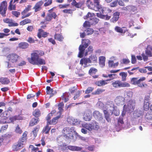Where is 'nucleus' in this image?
Returning <instances> with one entry per match:
<instances>
[{"label": "nucleus", "instance_id": "41", "mask_svg": "<svg viewBox=\"0 0 152 152\" xmlns=\"http://www.w3.org/2000/svg\"><path fill=\"white\" fill-rule=\"evenodd\" d=\"M132 95L133 93L130 91L126 92L124 94L125 98L127 99L131 98L132 96Z\"/></svg>", "mask_w": 152, "mask_h": 152}, {"label": "nucleus", "instance_id": "9", "mask_svg": "<svg viewBox=\"0 0 152 152\" xmlns=\"http://www.w3.org/2000/svg\"><path fill=\"white\" fill-rule=\"evenodd\" d=\"M93 3L95 6V10L99 11V12L103 13L104 8L100 4V0H93Z\"/></svg>", "mask_w": 152, "mask_h": 152}, {"label": "nucleus", "instance_id": "6", "mask_svg": "<svg viewBox=\"0 0 152 152\" xmlns=\"http://www.w3.org/2000/svg\"><path fill=\"white\" fill-rule=\"evenodd\" d=\"M135 104V101L134 100L131 99L127 102L124 107V109H127L128 111H132L134 109Z\"/></svg>", "mask_w": 152, "mask_h": 152}, {"label": "nucleus", "instance_id": "27", "mask_svg": "<svg viewBox=\"0 0 152 152\" xmlns=\"http://www.w3.org/2000/svg\"><path fill=\"white\" fill-rule=\"evenodd\" d=\"M82 126L83 128H84L86 129L91 131L93 129V126H92L91 124L86 123L82 125Z\"/></svg>", "mask_w": 152, "mask_h": 152}, {"label": "nucleus", "instance_id": "58", "mask_svg": "<svg viewBox=\"0 0 152 152\" xmlns=\"http://www.w3.org/2000/svg\"><path fill=\"white\" fill-rule=\"evenodd\" d=\"M69 6V4H59L58 6V7L60 9H63L66 8L68 7Z\"/></svg>", "mask_w": 152, "mask_h": 152}, {"label": "nucleus", "instance_id": "1", "mask_svg": "<svg viewBox=\"0 0 152 152\" xmlns=\"http://www.w3.org/2000/svg\"><path fill=\"white\" fill-rule=\"evenodd\" d=\"M44 54V52L42 51H35L31 54V58H28V61L33 65H44L46 64L45 60L39 57Z\"/></svg>", "mask_w": 152, "mask_h": 152}, {"label": "nucleus", "instance_id": "43", "mask_svg": "<svg viewBox=\"0 0 152 152\" xmlns=\"http://www.w3.org/2000/svg\"><path fill=\"white\" fill-rule=\"evenodd\" d=\"M150 47H151L150 46H148L145 50V53L146 54L148 55V56L150 57H151L152 56V53L150 51L151 49H150Z\"/></svg>", "mask_w": 152, "mask_h": 152}, {"label": "nucleus", "instance_id": "31", "mask_svg": "<svg viewBox=\"0 0 152 152\" xmlns=\"http://www.w3.org/2000/svg\"><path fill=\"white\" fill-rule=\"evenodd\" d=\"M60 117V115L58 116H57L54 118L51 121H48V125L49 124H56V121Z\"/></svg>", "mask_w": 152, "mask_h": 152}, {"label": "nucleus", "instance_id": "10", "mask_svg": "<svg viewBox=\"0 0 152 152\" xmlns=\"http://www.w3.org/2000/svg\"><path fill=\"white\" fill-rule=\"evenodd\" d=\"M54 8L50 9L48 11V13L45 18V20L48 21H50L52 18H55L57 16V15L54 12H53L52 11Z\"/></svg>", "mask_w": 152, "mask_h": 152}, {"label": "nucleus", "instance_id": "54", "mask_svg": "<svg viewBox=\"0 0 152 152\" xmlns=\"http://www.w3.org/2000/svg\"><path fill=\"white\" fill-rule=\"evenodd\" d=\"M91 25V23L90 20L89 21H86L83 23V26L84 27H90Z\"/></svg>", "mask_w": 152, "mask_h": 152}, {"label": "nucleus", "instance_id": "12", "mask_svg": "<svg viewBox=\"0 0 152 152\" xmlns=\"http://www.w3.org/2000/svg\"><path fill=\"white\" fill-rule=\"evenodd\" d=\"M115 102L118 106L122 105L125 102V99L121 96H117L115 100Z\"/></svg>", "mask_w": 152, "mask_h": 152}, {"label": "nucleus", "instance_id": "36", "mask_svg": "<svg viewBox=\"0 0 152 152\" xmlns=\"http://www.w3.org/2000/svg\"><path fill=\"white\" fill-rule=\"evenodd\" d=\"M8 116V113L7 111H5L2 112V113L0 115V117H1L2 119L7 120V116Z\"/></svg>", "mask_w": 152, "mask_h": 152}, {"label": "nucleus", "instance_id": "2", "mask_svg": "<svg viewBox=\"0 0 152 152\" xmlns=\"http://www.w3.org/2000/svg\"><path fill=\"white\" fill-rule=\"evenodd\" d=\"M97 60L96 56L95 55L92 54L88 58H85L81 59L80 61V64L83 66L84 67H86L90 65L89 64L96 63Z\"/></svg>", "mask_w": 152, "mask_h": 152}, {"label": "nucleus", "instance_id": "55", "mask_svg": "<svg viewBox=\"0 0 152 152\" xmlns=\"http://www.w3.org/2000/svg\"><path fill=\"white\" fill-rule=\"evenodd\" d=\"M145 118L148 120H152V114L147 113L145 115Z\"/></svg>", "mask_w": 152, "mask_h": 152}, {"label": "nucleus", "instance_id": "24", "mask_svg": "<svg viewBox=\"0 0 152 152\" xmlns=\"http://www.w3.org/2000/svg\"><path fill=\"white\" fill-rule=\"evenodd\" d=\"M106 110L109 112L110 113H111L113 114V111L114 110V105L113 104H112L111 105L109 104H107L106 106Z\"/></svg>", "mask_w": 152, "mask_h": 152}, {"label": "nucleus", "instance_id": "56", "mask_svg": "<svg viewBox=\"0 0 152 152\" xmlns=\"http://www.w3.org/2000/svg\"><path fill=\"white\" fill-rule=\"evenodd\" d=\"M140 5L145 4H146V0H135Z\"/></svg>", "mask_w": 152, "mask_h": 152}, {"label": "nucleus", "instance_id": "60", "mask_svg": "<svg viewBox=\"0 0 152 152\" xmlns=\"http://www.w3.org/2000/svg\"><path fill=\"white\" fill-rule=\"evenodd\" d=\"M16 8L15 4H9L8 7V9L10 10H15Z\"/></svg>", "mask_w": 152, "mask_h": 152}, {"label": "nucleus", "instance_id": "26", "mask_svg": "<svg viewBox=\"0 0 152 152\" xmlns=\"http://www.w3.org/2000/svg\"><path fill=\"white\" fill-rule=\"evenodd\" d=\"M67 121L71 124H75L77 122V120L75 119L73 117H69L67 119Z\"/></svg>", "mask_w": 152, "mask_h": 152}, {"label": "nucleus", "instance_id": "23", "mask_svg": "<svg viewBox=\"0 0 152 152\" xmlns=\"http://www.w3.org/2000/svg\"><path fill=\"white\" fill-rule=\"evenodd\" d=\"M86 4L89 8L95 10V7L94 4L93 2L91 1V0H87L86 1Z\"/></svg>", "mask_w": 152, "mask_h": 152}, {"label": "nucleus", "instance_id": "45", "mask_svg": "<svg viewBox=\"0 0 152 152\" xmlns=\"http://www.w3.org/2000/svg\"><path fill=\"white\" fill-rule=\"evenodd\" d=\"M91 125L93 126V129L97 130L99 128L98 124L97 123L96 121H94L91 123Z\"/></svg>", "mask_w": 152, "mask_h": 152}, {"label": "nucleus", "instance_id": "52", "mask_svg": "<svg viewBox=\"0 0 152 152\" xmlns=\"http://www.w3.org/2000/svg\"><path fill=\"white\" fill-rule=\"evenodd\" d=\"M97 71V70L94 68H91L89 71V73L90 75L95 74Z\"/></svg>", "mask_w": 152, "mask_h": 152}, {"label": "nucleus", "instance_id": "3", "mask_svg": "<svg viewBox=\"0 0 152 152\" xmlns=\"http://www.w3.org/2000/svg\"><path fill=\"white\" fill-rule=\"evenodd\" d=\"M62 132L64 135H63L65 138L67 139H73V133L77 134V133L74 127H66L64 128Z\"/></svg>", "mask_w": 152, "mask_h": 152}, {"label": "nucleus", "instance_id": "46", "mask_svg": "<svg viewBox=\"0 0 152 152\" xmlns=\"http://www.w3.org/2000/svg\"><path fill=\"white\" fill-rule=\"evenodd\" d=\"M31 22V20H30L28 19H26L20 22V24L21 25H24L27 23H30Z\"/></svg>", "mask_w": 152, "mask_h": 152}, {"label": "nucleus", "instance_id": "21", "mask_svg": "<svg viewBox=\"0 0 152 152\" xmlns=\"http://www.w3.org/2000/svg\"><path fill=\"white\" fill-rule=\"evenodd\" d=\"M142 114V111L139 109L135 110L133 113V116L135 118L140 117Z\"/></svg>", "mask_w": 152, "mask_h": 152}, {"label": "nucleus", "instance_id": "8", "mask_svg": "<svg viewBox=\"0 0 152 152\" xmlns=\"http://www.w3.org/2000/svg\"><path fill=\"white\" fill-rule=\"evenodd\" d=\"M7 58L10 62L16 63L19 58V56L15 53H10L8 55Z\"/></svg>", "mask_w": 152, "mask_h": 152}, {"label": "nucleus", "instance_id": "42", "mask_svg": "<svg viewBox=\"0 0 152 152\" xmlns=\"http://www.w3.org/2000/svg\"><path fill=\"white\" fill-rule=\"evenodd\" d=\"M50 129L51 128L50 127H49L48 125L47 124V125H46L45 127L43 128L42 131L43 133H44L45 134H48Z\"/></svg>", "mask_w": 152, "mask_h": 152}, {"label": "nucleus", "instance_id": "20", "mask_svg": "<svg viewBox=\"0 0 152 152\" xmlns=\"http://www.w3.org/2000/svg\"><path fill=\"white\" fill-rule=\"evenodd\" d=\"M119 15L120 13L119 12H116L114 13L113 14V17L110 20L113 22L117 21L118 19Z\"/></svg>", "mask_w": 152, "mask_h": 152}, {"label": "nucleus", "instance_id": "47", "mask_svg": "<svg viewBox=\"0 0 152 152\" xmlns=\"http://www.w3.org/2000/svg\"><path fill=\"white\" fill-rule=\"evenodd\" d=\"M45 3L44 4V6L47 7L50 5L52 2V0H44Z\"/></svg>", "mask_w": 152, "mask_h": 152}, {"label": "nucleus", "instance_id": "48", "mask_svg": "<svg viewBox=\"0 0 152 152\" xmlns=\"http://www.w3.org/2000/svg\"><path fill=\"white\" fill-rule=\"evenodd\" d=\"M85 32L87 35L91 34H93L94 32V30L93 29L91 28H88L87 30L85 31Z\"/></svg>", "mask_w": 152, "mask_h": 152}, {"label": "nucleus", "instance_id": "63", "mask_svg": "<svg viewBox=\"0 0 152 152\" xmlns=\"http://www.w3.org/2000/svg\"><path fill=\"white\" fill-rule=\"evenodd\" d=\"M12 14L16 17H18L19 15H20V13L19 12L15 11H12Z\"/></svg>", "mask_w": 152, "mask_h": 152}, {"label": "nucleus", "instance_id": "22", "mask_svg": "<svg viewBox=\"0 0 152 152\" xmlns=\"http://www.w3.org/2000/svg\"><path fill=\"white\" fill-rule=\"evenodd\" d=\"M0 82L3 84L7 85L10 83V80L7 77H1L0 78Z\"/></svg>", "mask_w": 152, "mask_h": 152}, {"label": "nucleus", "instance_id": "19", "mask_svg": "<svg viewBox=\"0 0 152 152\" xmlns=\"http://www.w3.org/2000/svg\"><path fill=\"white\" fill-rule=\"evenodd\" d=\"M48 34V33L46 32H45L43 30L41 29L39 30V32L37 34V36L39 38H41V37H46Z\"/></svg>", "mask_w": 152, "mask_h": 152}, {"label": "nucleus", "instance_id": "50", "mask_svg": "<svg viewBox=\"0 0 152 152\" xmlns=\"http://www.w3.org/2000/svg\"><path fill=\"white\" fill-rule=\"evenodd\" d=\"M15 132L17 133L21 134L22 132V131L18 125L15 128Z\"/></svg>", "mask_w": 152, "mask_h": 152}, {"label": "nucleus", "instance_id": "16", "mask_svg": "<svg viewBox=\"0 0 152 152\" xmlns=\"http://www.w3.org/2000/svg\"><path fill=\"white\" fill-rule=\"evenodd\" d=\"M64 137V136L61 135L57 138V140L58 141V144L59 146H63L66 145L65 143L63 142Z\"/></svg>", "mask_w": 152, "mask_h": 152}, {"label": "nucleus", "instance_id": "35", "mask_svg": "<svg viewBox=\"0 0 152 152\" xmlns=\"http://www.w3.org/2000/svg\"><path fill=\"white\" fill-rule=\"evenodd\" d=\"M61 99L62 100H64L65 102H66L69 99L68 98V94L67 93L63 94L61 96Z\"/></svg>", "mask_w": 152, "mask_h": 152}, {"label": "nucleus", "instance_id": "17", "mask_svg": "<svg viewBox=\"0 0 152 152\" xmlns=\"http://www.w3.org/2000/svg\"><path fill=\"white\" fill-rule=\"evenodd\" d=\"M115 30L116 32L121 33H124L127 31V29L126 27L121 28L118 26H116L115 27Z\"/></svg>", "mask_w": 152, "mask_h": 152}, {"label": "nucleus", "instance_id": "33", "mask_svg": "<svg viewBox=\"0 0 152 152\" xmlns=\"http://www.w3.org/2000/svg\"><path fill=\"white\" fill-rule=\"evenodd\" d=\"M107 84L106 81L104 80H100L96 82V84L98 86H101L105 85Z\"/></svg>", "mask_w": 152, "mask_h": 152}, {"label": "nucleus", "instance_id": "28", "mask_svg": "<svg viewBox=\"0 0 152 152\" xmlns=\"http://www.w3.org/2000/svg\"><path fill=\"white\" fill-rule=\"evenodd\" d=\"M93 50V47L92 46H90L86 50L85 53L84 52L83 55L84 54L85 56H86L88 54H90L92 53Z\"/></svg>", "mask_w": 152, "mask_h": 152}, {"label": "nucleus", "instance_id": "30", "mask_svg": "<svg viewBox=\"0 0 152 152\" xmlns=\"http://www.w3.org/2000/svg\"><path fill=\"white\" fill-rule=\"evenodd\" d=\"M103 112L105 115V118L106 120L109 122L110 121V119L109 117V112L106 110H104Z\"/></svg>", "mask_w": 152, "mask_h": 152}, {"label": "nucleus", "instance_id": "49", "mask_svg": "<svg viewBox=\"0 0 152 152\" xmlns=\"http://www.w3.org/2000/svg\"><path fill=\"white\" fill-rule=\"evenodd\" d=\"M39 129V127H37L35 128L34 130L33 131L32 133H31V134H33L34 137H35L36 136L37 133Z\"/></svg>", "mask_w": 152, "mask_h": 152}, {"label": "nucleus", "instance_id": "32", "mask_svg": "<svg viewBox=\"0 0 152 152\" xmlns=\"http://www.w3.org/2000/svg\"><path fill=\"white\" fill-rule=\"evenodd\" d=\"M20 48L22 49H26L28 46V44L26 42H22L19 44Z\"/></svg>", "mask_w": 152, "mask_h": 152}, {"label": "nucleus", "instance_id": "29", "mask_svg": "<svg viewBox=\"0 0 152 152\" xmlns=\"http://www.w3.org/2000/svg\"><path fill=\"white\" fill-rule=\"evenodd\" d=\"M99 63L102 67L105 66V58L103 56H100L99 57Z\"/></svg>", "mask_w": 152, "mask_h": 152}, {"label": "nucleus", "instance_id": "34", "mask_svg": "<svg viewBox=\"0 0 152 152\" xmlns=\"http://www.w3.org/2000/svg\"><path fill=\"white\" fill-rule=\"evenodd\" d=\"M54 38L55 39L59 41H62L64 38L61 34H56L54 35Z\"/></svg>", "mask_w": 152, "mask_h": 152}, {"label": "nucleus", "instance_id": "53", "mask_svg": "<svg viewBox=\"0 0 152 152\" xmlns=\"http://www.w3.org/2000/svg\"><path fill=\"white\" fill-rule=\"evenodd\" d=\"M40 114V111L38 109H36L33 112V115L36 117L39 116Z\"/></svg>", "mask_w": 152, "mask_h": 152}, {"label": "nucleus", "instance_id": "40", "mask_svg": "<svg viewBox=\"0 0 152 152\" xmlns=\"http://www.w3.org/2000/svg\"><path fill=\"white\" fill-rule=\"evenodd\" d=\"M38 122V120H37L34 118H33L30 121L29 126H33L36 124Z\"/></svg>", "mask_w": 152, "mask_h": 152}, {"label": "nucleus", "instance_id": "59", "mask_svg": "<svg viewBox=\"0 0 152 152\" xmlns=\"http://www.w3.org/2000/svg\"><path fill=\"white\" fill-rule=\"evenodd\" d=\"M94 14L93 13H91L90 12H88L86 16L88 19H89V20H90L91 19H92V17L94 16Z\"/></svg>", "mask_w": 152, "mask_h": 152}, {"label": "nucleus", "instance_id": "5", "mask_svg": "<svg viewBox=\"0 0 152 152\" xmlns=\"http://www.w3.org/2000/svg\"><path fill=\"white\" fill-rule=\"evenodd\" d=\"M112 85L115 88L127 87L130 86V85L128 83L126 82H122L118 80L113 82Z\"/></svg>", "mask_w": 152, "mask_h": 152}, {"label": "nucleus", "instance_id": "57", "mask_svg": "<svg viewBox=\"0 0 152 152\" xmlns=\"http://www.w3.org/2000/svg\"><path fill=\"white\" fill-rule=\"evenodd\" d=\"M120 76H121L123 81H125L127 76V74L125 72H121L119 74Z\"/></svg>", "mask_w": 152, "mask_h": 152}, {"label": "nucleus", "instance_id": "18", "mask_svg": "<svg viewBox=\"0 0 152 152\" xmlns=\"http://www.w3.org/2000/svg\"><path fill=\"white\" fill-rule=\"evenodd\" d=\"M43 3V1L42 0L37 2L34 7V9L35 10V11L37 12L39 11L40 9L41 6Z\"/></svg>", "mask_w": 152, "mask_h": 152}, {"label": "nucleus", "instance_id": "38", "mask_svg": "<svg viewBox=\"0 0 152 152\" xmlns=\"http://www.w3.org/2000/svg\"><path fill=\"white\" fill-rule=\"evenodd\" d=\"M58 109L59 110V113L60 115L61 114V113L63 111V108L64 107V104L63 102L60 103L58 105Z\"/></svg>", "mask_w": 152, "mask_h": 152}, {"label": "nucleus", "instance_id": "25", "mask_svg": "<svg viewBox=\"0 0 152 152\" xmlns=\"http://www.w3.org/2000/svg\"><path fill=\"white\" fill-rule=\"evenodd\" d=\"M20 119V117L18 116H15L11 117L9 118V120H7L4 122L7 123H10L13 122L14 121Z\"/></svg>", "mask_w": 152, "mask_h": 152}, {"label": "nucleus", "instance_id": "44", "mask_svg": "<svg viewBox=\"0 0 152 152\" xmlns=\"http://www.w3.org/2000/svg\"><path fill=\"white\" fill-rule=\"evenodd\" d=\"M46 93L47 94H53V90L51 88L50 86H48L46 87Z\"/></svg>", "mask_w": 152, "mask_h": 152}, {"label": "nucleus", "instance_id": "14", "mask_svg": "<svg viewBox=\"0 0 152 152\" xmlns=\"http://www.w3.org/2000/svg\"><path fill=\"white\" fill-rule=\"evenodd\" d=\"M93 116L99 121H102L103 119L102 114L99 111H95L93 113Z\"/></svg>", "mask_w": 152, "mask_h": 152}, {"label": "nucleus", "instance_id": "37", "mask_svg": "<svg viewBox=\"0 0 152 152\" xmlns=\"http://www.w3.org/2000/svg\"><path fill=\"white\" fill-rule=\"evenodd\" d=\"M22 144H18L17 145H14L12 146L13 150L15 151H17L18 149H20L22 148Z\"/></svg>", "mask_w": 152, "mask_h": 152}, {"label": "nucleus", "instance_id": "51", "mask_svg": "<svg viewBox=\"0 0 152 152\" xmlns=\"http://www.w3.org/2000/svg\"><path fill=\"white\" fill-rule=\"evenodd\" d=\"M144 110H146L149 109V103L148 102L144 101Z\"/></svg>", "mask_w": 152, "mask_h": 152}, {"label": "nucleus", "instance_id": "11", "mask_svg": "<svg viewBox=\"0 0 152 152\" xmlns=\"http://www.w3.org/2000/svg\"><path fill=\"white\" fill-rule=\"evenodd\" d=\"M145 78L144 77H142L139 79L136 77L132 78L131 79V83L132 85H137L141 82L145 80Z\"/></svg>", "mask_w": 152, "mask_h": 152}, {"label": "nucleus", "instance_id": "4", "mask_svg": "<svg viewBox=\"0 0 152 152\" xmlns=\"http://www.w3.org/2000/svg\"><path fill=\"white\" fill-rule=\"evenodd\" d=\"M90 43V41L88 39L82 40V45H80L79 48V51L78 56L79 57L81 58L83 56L84 51Z\"/></svg>", "mask_w": 152, "mask_h": 152}, {"label": "nucleus", "instance_id": "7", "mask_svg": "<svg viewBox=\"0 0 152 152\" xmlns=\"http://www.w3.org/2000/svg\"><path fill=\"white\" fill-rule=\"evenodd\" d=\"M7 1H4L2 2L0 4V14L3 17L6 16V12L7 9Z\"/></svg>", "mask_w": 152, "mask_h": 152}, {"label": "nucleus", "instance_id": "64", "mask_svg": "<svg viewBox=\"0 0 152 152\" xmlns=\"http://www.w3.org/2000/svg\"><path fill=\"white\" fill-rule=\"evenodd\" d=\"M94 88L92 87H89L85 91V93L88 94L91 92L93 90Z\"/></svg>", "mask_w": 152, "mask_h": 152}, {"label": "nucleus", "instance_id": "61", "mask_svg": "<svg viewBox=\"0 0 152 152\" xmlns=\"http://www.w3.org/2000/svg\"><path fill=\"white\" fill-rule=\"evenodd\" d=\"M118 2V0H114V1L110 4V6L112 7H115L117 6Z\"/></svg>", "mask_w": 152, "mask_h": 152}, {"label": "nucleus", "instance_id": "13", "mask_svg": "<svg viewBox=\"0 0 152 152\" xmlns=\"http://www.w3.org/2000/svg\"><path fill=\"white\" fill-rule=\"evenodd\" d=\"M84 119L85 121H90L92 117V113L90 110H86L84 114Z\"/></svg>", "mask_w": 152, "mask_h": 152}, {"label": "nucleus", "instance_id": "39", "mask_svg": "<svg viewBox=\"0 0 152 152\" xmlns=\"http://www.w3.org/2000/svg\"><path fill=\"white\" fill-rule=\"evenodd\" d=\"M91 25H95L99 21V20L98 18L94 17L93 18L90 20Z\"/></svg>", "mask_w": 152, "mask_h": 152}, {"label": "nucleus", "instance_id": "62", "mask_svg": "<svg viewBox=\"0 0 152 152\" xmlns=\"http://www.w3.org/2000/svg\"><path fill=\"white\" fill-rule=\"evenodd\" d=\"M18 24L16 23L13 22L12 20L10 23L8 25V26L10 27L15 26H18Z\"/></svg>", "mask_w": 152, "mask_h": 152}, {"label": "nucleus", "instance_id": "15", "mask_svg": "<svg viewBox=\"0 0 152 152\" xmlns=\"http://www.w3.org/2000/svg\"><path fill=\"white\" fill-rule=\"evenodd\" d=\"M128 10L130 14H133L135 13L137 11V7L132 5H128Z\"/></svg>", "mask_w": 152, "mask_h": 152}]
</instances>
